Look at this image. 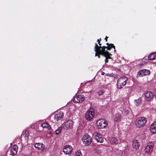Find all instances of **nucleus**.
Returning a JSON list of instances; mask_svg holds the SVG:
<instances>
[{
    "instance_id": "nucleus-1",
    "label": "nucleus",
    "mask_w": 156,
    "mask_h": 156,
    "mask_svg": "<svg viewBox=\"0 0 156 156\" xmlns=\"http://www.w3.org/2000/svg\"><path fill=\"white\" fill-rule=\"evenodd\" d=\"M147 122L146 119L143 117L137 118L135 122V125L137 128L144 127Z\"/></svg>"
},
{
    "instance_id": "nucleus-2",
    "label": "nucleus",
    "mask_w": 156,
    "mask_h": 156,
    "mask_svg": "<svg viewBox=\"0 0 156 156\" xmlns=\"http://www.w3.org/2000/svg\"><path fill=\"white\" fill-rule=\"evenodd\" d=\"M97 127L98 129H104L107 128L108 126V122L104 119H100L97 120L96 122Z\"/></svg>"
},
{
    "instance_id": "nucleus-3",
    "label": "nucleus",
    "mask_w": 156,
    "mask_h": 156,
    "mask_svg": "<svg viewBox=\"0 0 156 156\" xmlns=\"http://www.w3.org/2000/svg\"><path fill=\"white\" fill-rule=\"evenodd\" d=\"M128 78L126 77H122L119 78L117 82V87L119 89L123 88L126 84Z\"/></svg>"
},
{
    "instance_id": "nucleus-4",
    "label": "nucleus",
    "mask_w": 156,
    "mask_h": 156,
    "mask_svg": "<svg viewBox=\"0 0 156 156\" xmlns=\"http://www.w3.org/2000/svg\"><path fill=\"white\" fill-rule=\"evenodd\" d=\"M82 141L83 144L88 146L91 143L92 138L89 135L86 134L83 136Z\"/></svg>"
},
{
    "instance_id": "nucleus-5",
    "label": "nucleus",
    "mask_w": 156,
    "mask_h": 156,
    "mask_svg": "<svg viewBox=\"0 0 156 156\" xmlns=\"http://www.w3.org/2000/svg\"><path fill=\"white\" fill-rule=\"evenodd\" d=\"M94 111L93 108H90L87 112L85 115L86 119L88 121H90L94 117Z\"/></svg>"
},
{
    "instance_id": "nucleus-6",
    "label": "nucleus",
    "mask_w": 156,
    "mask_h": 156,
    "mask_svg": "<svg viewBox=\"0 0 156 156\" xmlns=\"http://www.w3.org/2000/svg\"><path fill=\"white\" fill-rule=\"evenodd\" d=\"M73 122L72 120H69L63 124L62 128L65 130L70 129L73 127Z\"/></svg>"
},
{
    "instance_id": "nucleus-7",
    "label": "nucleus",
    "mask_w": 156,
    "mask_h": 156,
    "mask_svg": "<svg viewBox=\"0 0 156 156\" xmlns=\"http://www.w3.org/2000/svg\"><path fill=\"white\" fill-rule=\"evenodd\" d=\"M85 98L83 95L80 94L75 96L73 98V101L74 103H80L84 101Z\"/></svg>"
},
{
    "instance_id": "nucleus-8",
    "label": "nucleus",
    "mask_w": 156,
    "mask_h": 156,
    "mask_svg": "<svg viewBox=\"0 0 156 156\" xmlns=\"http://www.w3.org/2000/svg\"><path fill=\"white\" fill-rule=\"evenodd\" d=\"M93 135L94 139L97 142L101 143L103 141L104 139L102 137L101 135L98 132H95L94 133Z\"/></svg>"
},
{
    "instance_id": "nucleus-9",
    "label": "nucleus",
    "mask_w": 156,
    "mask_h": 156,
    "mask_svg": "<svg viewBox=\"0 0 156 156\" xmlns=\"http://www.w3.org/2000/svg\"><path fill=\"white\" fill-rule=\"evenodd\" d=\"M105 48H107L106 46H103L102 47V49L101 51H100V53L102 55L105 57L107 59H111V57H110V55H112L108 52L107 50L106 51L105 50Z\"/></svg>"
},
{
    "instance_id": "nucleus-10",
    "label": "nucleus",
    "mask_w": 156,
    "mask_h": 156,
    "mask_svg": "<svg viewBox=\"0 0 156 156\" xmlns=\"http://www.w3.org/2000/svg\"><path fill=\"white\" fill-rule=\"evenodd\" d=\"M73 148L72 146L66 145H65L63 149V152L66 154H70L72 152Z\"/></svg>"
},
{
    "instance_id": "nucleus-11",
    "label": "nucleus",
    "mask_w": 156,
    "mask_h": 156,
    "mask_svg": "<svg viewBox=\"0 0 156 156\" xmlns=\"http://www.w3.org/2000/svg\"><path fill=\"white\" fill-rule=\"evenodd\" d=\"M153 148V144L151 143H148L145 148V153L148 154H151Z\"/></svg>"
},
{
    "instance_id": "nucleus-12",
    "label": "nucleus",
    "mask_w": 156,
    "mask_h": 156,
    "mask_svg": "<svg viewBox=\"0 0 156 156\" xmlns=\"http://www.w3.org/2000/svg\"><path fill=\"white\" fill-rule=\"evenodd\" d=\"M150 74V70L147 69H143L139 71L138 73L137 76L142 77L148 75Z\"/></svg>"
},
{
    "instance_id": "nucleus-13",
    "label": "nucleus",
    "mask_w": 156,
    "mask_h": 156,
    "mask_svg": "<svg viewBox=\"0 0 156 156\" xmlns=\"http://www.w3.org/2000/svg\"><path fill=\"white\" fill-rule=\"evenodd\" d=\"M63 116V114L61 112H56L54 116V119L56 121L61 120Z\"/></svg>"
},
{
    "instance_id": "nucleus-14",
    "label": "nucleus",
    "mask_w": 156,
    "mask_h": 156,
    "mask_svg": "<svg viewBox=\"0 0 156 156\" xmlns=\"http://www.w3.org/2000/svg\"><path fill=\"white\" fill-rule=\"evenodd\" d=\"M34 147L36 149L41 151L42 152L45 149V146L42 143H36L34 144Z\"/></svg>"
},
{
    "instance_id": "nucleus-15",
    "label": "nucleus",
    "mask_w": 156,
    "mask_h": 156,
    "mask_svg": "<svg viewBox=\"0 0 156 156\" xmlns=\"http://www.w3.org/2000/svg\"><path fill=\"white\" fill-rule=\"evenodd\" d=\"M147 100H151L154 97L153 93L150 91L146 92L144 94Z\"/></svg>"
},
{
    "instance_id": "nucleus-16",
    "label": "nucleus",
    "mask_w": 156,
    "mask_h": 156,
    "mask_svg": "<svg viewBox=\"0 0 156 156\" xmlns=\"http://www.w3.org/2000/svg\"><path fill=\"white\" fill-rule=\"evenodd\" d=\"M18 149V147L16 145H14L10 149V153L11 155H15L16 154Z\"/></svg>"
},
{
    "instance_id": "nucleus-17",
    "label": "nucleus",
    "mask_w": 156,
    "mask_h": 156,
    "mask_svg": "<svg viewBox=\"0 0 156 156\" xmlns=\"http://www.w3.org/2000/svg\"><path fill=\"white\" fill-rule=\"evenodd\" d=\"M98 47L97 44L96 43L95 44V46L94 47V51L95 52V56H98V58H100V55H101L100 53V51H101L102 49H99L98 50Z\"/></svg>"
},
{
    "instance_id": "nucleus-18",
    "label": "nucleus",
    "mask_w": 156,
    "mask_h": 156,
    "mask_svg": "<svg viewBox=\"0 0 156 156\" xmlns=\"http://www.w3.org/2000/svg\"><path fill=\"white\" fill-rule=\"evenodd\" d=\"M140 147L139 143L137 140H134L133 141L132 147L133 149L137 150Z\"/></svg>"
},
{
    "instance_id": "nucleus-19",
    "label": "nucleus",
    "mask_w": 156,
    "mask_h": 156,
    "mask_svg": "<svg viewBox=\"0 0 156 156\" xmlns=\"http://www.w3.org/2000/svg\"><path fill=\"white\" fill-rule=\"evenodd\" d=\"M150 130L153 133H156V122H154L151 124L150 128Z\"/></svg>"
},
{
    "instance_id": "nucleus-20",
    "label": "nucleus",
    "mask_w": 156,
    "mask_h": 156,
    "mask_svg": "<svg viewBox=\"0 0 156 156\" xmlns=\"http://www.w3.org/2000/svg\"><path fill=\"white\" fill-rule=\"evenodd\" d=\"M149 60L156 61V52H154L150 54L148 56Z\"/></svg>"
},
{
    "instance_id": "nucleus-21",
    "label": "nucleus",
    "mask_w": 156,
    "mask_h": 156,
    "mask_svg": "<svg viewBox=\"0 0 156 156\" xmlns=\"http://www.w3.org/2000/svg\"><path fill=\"white\" fill-rule=\"evenodd\" d=\"M121 118V115L119 114H116L115 116L114 121L115 122H118L120 121Z\"/></svg>"
},
{
    "instance_id": "nucleus-22",
    "label": "nucleus",
    "mask_w": 156,
    "mask_h": 156,
    "mask_svg": "<svg viewBox=\"0 0 156 156\" xmlns=\"http://www.w3.org/2000/svg\"><path fill=\"white\" fill-rule=\"evenodd\" d=\"M110 143L112 144H116L118 143V140L116 138L113 137L111 138Z\"/></svg>"
},
{
    "instance_id": "nucleus-23",
    "label": "nucleus",
    "mask_w": 156,
    "mask_h": 156,
    "mask_svg": "<svg viewBox=\"0 0 156 156\" xmlns=\"http://www.w3.org/2000/svg\"><path fill=\"white\" fill-rule=\"evenodd\" d=\"M41 126L43 128H46L48 130L50 129L51 128V127L47 123H43L42 124Z\"/></svg>"
},
{
    "instance_id": "nucleus-24",
    "label": "nucleus",
    "mask_w": 156,
    "mask_h": 156,
    "mask_svg": "<svg viewBox=\"0 0 156 156\" xmlns=\"http://www.w3.org/2000/svg\"><path fill=\"white\" fill-rule=\"evenodd\" d=\"M73 156H83V155L80 150H78L75 152Z\"/></svg>"
},
{
    "instance_id": "nucleus-25",
    "label": "nucleus",
    "mask_w": 156,
    "mask_h": 156,
    "mask_svg": "<svg viewBox=\"0 0 156 156\" xmlns=\"http://www.w3.org/2000/svg\"><path fill=\"white\" fill-rule=\"evenodd\" d=\"M141 102V99L139 98L135 101V103L136 105H139Z\"/></svg>"
},
{
    "instance_id": "nucleus-26",
    "label": "nucleus",
    "mask_w": 156,
    "mask_h": 156,
    "mask_svg": "<svg viewBox=\"0 0 156 156\" xmlns=\"http://www.w3.org/2000/svg\"><path fill=\"white\" fill-rule=\"evenodd\" d=\"M61 128L59 127L58 129L55 130V134L57 135L59 134L61 131Z\"/></svg>"
},
{
    "instance_id": "nucleus-27",
    "label": "nucleus",
    "mask_w": 156,
    "mask_h": 156,
    "mask_svg": "<svg viewBox=\"0 0 156 156\" xmlns=\"http://www.w3.org/2000/svg\"><path fill=\"white\" fill-rule=\"evenodd\" d=\"M23 136L25 137V138L27 139L29 136V133L28 131H26L25 132V133L23 134Z\"/></svg>"
},
{
    "instance_id": "nucleus-28",
    "label": "nucleus",
    "mask_w": 156,
    "mask_h": 156,
    "mask_svg": "<svg viewBox=\"0 0 156 156\" xmlns=\"http://www.w3.org/2000/svg\"><path fill=\"white\" fill-rule=\"evenodd\" d=\"M98 93L99 95H102L104 94V91L103 90H101L98 91Z\"/></svg>"
},
{
    "instance_id": "nucleus-29",
    "label": "nucleus",
    "mask_w": 156,
    "mask_h": 156,
    "mask_svg": "<svg viewBox=\"0 0 156 156\" xmlns=\"http://www.w3.org/2000/svg\"><path fill=\"white\" fill-rule=\"evenodd\" d=\"M98 44H99V46H98V50L99 49H101H101H102V47H101V43H100V41H99V42H98Z\"/></svg>"
},
{
    "instance_id": "nucleus-30",
    "label": "nucleus",
    "mask_w": 156,
    "mask_h": 156,
    "mask_svg": "<svg viewBox=\"0 0 156 156\" xmlns=\"http://www.w3.org/2000/svg\"><path fill=\"white\" fill-rule=\"evenodd\" d=\"M108 47L111 48L113 47L114 48V49H115V46H114V45L113 44H109Z\"/></svg>"
},
{
    "instance_id": "nucleus-31",
    "label": "nucleus",
    "mask_w": 156,
    "mask_h": 156,
    "mask_svg": "<svg viewBox=\"0 0 156 156\" xmlns=\"http://www.w3.org/2000/svg\"><path fill=\"white\" fill-rule=\"evenodd\" d=\"M124 113L126 115H127L129 113V111L128 110H125Z\"/></svg>"
},
{
    "instance_id": "nucleus-32",
    "label": "nucleus",
    "mask_w": 156,
    "mask_h": 156,
    "mask_svg": "<svg viewBox=\"0 0 156 156\" xmlns=\"http://www.w3.org/2000/svg\"><path fill=\"white\" fill-rule=\"evenodd\" d=\"M107 47V48H105V49H107V50H110L111 49V48L109 47Z\"/></svg>"
},
{
    "instance_id": "nucleus-33",
    "label": "nucleus",
    "mask_w": 156,
    "mask_h": 156,
    "mask_svg": "<svg viewBox=\"0 0 156 156\" xmlns=\"http://www.w3.org/2000/svg\"><path fill=\"white\" fill-rule=\"evenodd\" d=\"M105 62H108V59L107 58H106L105 59Z\"/></svg>"
},
{
    "instance_id": "nucleus-34",
    "label": "nucleus",
    "mask_w": 156,
    "mask_h": 156,
    "mask_svg": "<svg viewBox=\"0 0 156 156\" xmlns=\"http://www.w3.org/2000/svg\"><path fill=\"white\" fill-rule=\"evenodd\" d=\"M101 38H100V39H98L97 40V41L98 42H99V41H100V40H101Z\"/></svg>"
},
{
    "instance_id": "nucleus-35",
    "label": "nucleus",
    "mask_w": 156,
    "mask_h": 156,
    "mask_svg": "<svg viewBox=\"0 0 156 156\" xmlns=\"http://www.w3.org/2000/svg\"><path fill=\"white\" fill-rule=\"evenodd\" d=\"M108 38V37H107V36H106L105 38V39L106 40V41H107V38Z\"/></svg>"
},
{
    "instance_id": "nucleus-36",
    "label": "nucleus",
    "mask_w": 156,
    "mask_h": 156,
    "mask_svg": "<svg viewBox=\"0 0 156 156\" xmlns=\"http://www.w3.org/2000/svg\"><path fill=\"white\" fill-rule=\"evenodd\" d=\"M155 95H156V88L155 89Z\"/></svg>"
},
{
    "instance_id": "nucleus-37",
    "label": "nucleus",
    "mask_w": 156,
    "mask_h": 156,
    "mask_svg": "<svg viewBox=\"0 0 156 156\" xmlns=\"http://www.w3.org/2000/svg\"><path fill=\"white\" fill-rule=\"evenodd\" d=\"M102 75H103L104 74V72H103L101 73Z\"/></svg>"
},
{
    "instance_id": "nucleus-38",
    "label": "nucleus",
    "mask_w": 156,
    "mask_h": 156,
    "mask_svg": "<svg viewBox=\"0 0 156 156\" xmlns=\"http://www.w3.org/2000/svg\"><path fill=\"white\" fill-rule=\"evenodd\" d=\"M155 99L156 101V95H155Z\"/></svg>"
},
{
    "instance_id": "nucleus-39",
    "label": "nucleus",
    "mask_w": 156,
    "mask_h": 156,
    "mask_svg": "<svg viewBox=\"0 0 156 156\" xmlns=\"http://www.w3.org/2000/svg\"><path fill=\"white\" fill-rule=\"evenodd\" d=\"M107 44V45H108V46H109V44H108V43H107V44Z\"/></svg>"
},
{
    "instance_id": "nucleus-40",
    "label": "nucleus",
    "mask_w": 156,
    "mask_h": 156,
    "mask_svg": "<svg viewBox=\"0 0 156 156\" xmlns=\"http://www.w3.org/2000/svg\"><path fill=\"white\" fill-rule=\"evenodd\" d=\"M115 51V50H114V51Z\"/></svg>"
}]
</instances>
